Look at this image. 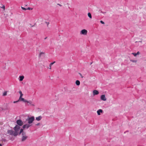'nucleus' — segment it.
<instances>
[{
  "instance_id": "nucleus-1",
  "label": "nucleus",
  "mask_w": 146,
  "mask_h": 146,
  "mask_svg": "<svg viewBox=\"0 0 146 146\" xmlns=\"http://www.w3.org/2000/svg\"><path fill=\"white\" fill-rule=\"evenodd\" d=\"M20 128V127L18 125H16L14 128V129L15 130L14 134L15 136H16L19 134L18 131H19Z\"/></svg>"
},
{
  "instance_id": "nucleus-2",
  "label": "nucleus",
  "mask_w": 146,
  "mask_h": 146,
  "mask_svg": "<svg viewBox=\"0 0 146 146\" xmlns=\"http://www.w3.org/2000/svg\"><path fill=\"white\" fill-rule=\"evenodd\" d=\"M22 137L21 138V141H25L28 138V137L26 134L25 133H22Z\"/></svg>"
},
{
  "instance_id": "nucleus-3",
  "label": "nucleus",
  "mask_w": 146,
  "mask_h": 146,
  "mask_svg": "<svg viewBox=\"0 0 146 146\" xmlns=\"http://www.w3.org/2000/svg\"><path fill=\"white\" fill-rule=\"evenodd\" d=\"M35 119V117L34 116H33L31 117H29L28 118L27 120L28 121V123L30 124L32 123Z\"/></svg>"
},
{
  "instance_id": "nucleus-4",
  "label": "nucleus",
  "mask_w": 146,
  "mask_h": 146,
  "mask_svg": "<svg viewBox=\"0 0 146 146\" xmlns=\"http://www.w3.org/2000/svg\"><path fill=\"white\" fill-rule=\"evenodd\" d=\"M7 134L10 135H13L14 136V132L12 130H8L7 131Z\"/></svg>"
},
{
  "instance_id": "nucleus-5",
  "label": "nucleus",
  "mask_w": 146,
  "mask_h": 146,
  "mask_svg": "<svg viewBox=\"0 0 146 146\" xmlns=\"http://www.w3.org/2000/svg\"><path fill=\"white\" fill-rule=\"evenodd\" d=\"M87 31L85 29H83L80 31V34L84 35H86L87 33Z\"/></svg>"
},
{
  "instance_id": "nucleus-6",
  "label": "nucleus",
  "mask_w": 146,
  "mask_h": 146,
  "mask_svg": "<svg viewBox=\"0 0 146 146\" xmlns=\"http://www.w3.org/2000/svg\"><path fill=\"white\" fill-rule=\"evenodd\" d=\"M17 124L19 126H21L23 125V123L21 120L20 119L16 121Z\"/></svg>"
},
{
  "instance_id": "nucleus-7",
  "label": "nucleus",
  "mask_w": 146,
  "mask_h": 146,
  "mask_svg": "<svg viewBox=\"0 0 146 146\" xmlns=\"http://www.w3.org/2000/svg\"><path fill=\"white\" fill-rule=\"evenodd\" d=\"M31 126V125L30 124L28 123V124H27L25 125H24L23 127V129H28L30 126Z\"/></svg>"
},
{
  "instance_id": "nucleus-8",
  "label": "nucleus",
  "mask_w": 146,
  "mask_h": 146,
  "mask_svg": "<svg viewBox=\"0 0 146 146\" xmlns=\"http://www.w3.org/2000/svg\"><path fill=\"white\" fill-rule=\"evenodd\" d=\"M101 100L104 101H105L106 100V98L105 97V95H102L101 96Z\"/></svg>"
},
{
  "instance_id": "nucleus-9",
  "label": "nucleus",
  "mask_w": 146,
  "mask_h": 146,
  "mask_svg": "<svg viewBox=\"0 0 146 146\" xmlns=\"http://www.w3.org/2000/svg\"><path fill=\"white\" fill-rule=\"evenodd\" d=\"M18 100L19 101H23L24 102H27V100L24 99L22 97H20Z\"/></svg>"
},
{
  "instance_id": "nucleus-10",
  "label": "nucleus",
  "mask_w": 146,
  "mask_h": 146,
  "mask_svg": "<svg viewBox=\"0 0 146 146\" xmlns=\"http://www.w3.org/2000/svg\"><path fill=\"white\" fill-rule=\"evenodd\" d=\"M97 112L98 115H100V113H103V110L101 109H99L97 111Z\"/></svg>"
},
{
  "instance_id": "nucleus-11",
  "label": "nucleus",
  "mask_w": 146,
  "mask_h": 146,
  "mask_svg": "<svg viewBox=\"0 0 146 146\" xmlns=\"http://www.w3.org/2000/svg\"><path fill=\"white\" fill-rule=\"evenodd\" d=\"M99 93V92L98 90H94L93 91V94L94 95H98Z\"/></svg>"
},
{
  "instance_id": "nucleus-12",
  "label": "nucleus",
  "mask_w": 146,
  "mask_h": 146,
  "mask_svg": "<svg viewBox=\"0 0 146 146\" xmlns=\"http://www.w3.org/2000/svg\"><path fill=\"white\" fill-rule=\"evenodd\" d=\"M42 118V117L41 116H39L38 117L36 118V119L38 121L40 120Z\"/></svg>"
},
{
  "instance_id": "nucleus-13",
  "label": "nucleus",
  "mask_w": 146,
  "mask_h": 146,
  "mask_svg": "<svg viewBox=\"0 0 146 146\" xmlns=\"http://www.w3.org/2000/svg\"><path fill=\"white\" fill-rule=\"evenodd\" d=\"M24 78V77L23 76H19V81H22Z\"/></svg>"
},
{
  "instance_id": "nucleus-14",
  "label": "nucleus",
  "mask_w": 146,
  "mask_h": 146,
  "mask_svg": "<svg viewBox=\"0 0 146 146\" xmlns=\"http://www.w3.org/2000/svg\"><path fill=\"white\" fill-rule=\"evenodd\" d=\"M76 84L77 85L79 86L80 85V82L78 80H77L76 81Z\"/></svg>"
},
{
  "instance_id": "nucleus-15",
  "label": "nucleus",
  "mask_w": 146,
  "mask_h": 146,
  "mask_svg": "<svg viewBox=\"0 0 146 146\" xmlns=\"http://www.w3.org/2000/svg\"><path fill=\"white\" fill-rule=\"evenodd\" d=\"M130 60L131 61L134 63H136L137 62V60L135 59L134 60L132 59H130Z\"/></svg>"
},
{
  "instance_id": "nucleus-16",
  "label": "nucleus",
  "mask_w": 146,
  "mask_h": 146,
  "mask_svg": "<svg viewBox=\"0 0 146 146\" xmlns=\"http://www.w3.org/2000/svg\"><path fill=\"white\" fill-rule=\"evenodd\" d=\"M140 52H139V51H138L137 52V53H132V55H139V54H140Z\"/></svg>"
},
{
  "instance_id": "nucleus-17",
  "label": "nucleus",
  "mask_w": 146,
  "mask_h": 146,
  "mask_svg": "<svg viewBox=\"0 0 146 146\" xmlns=\"http://www.w3.org/2000/svg\"><path fill=\"white\" fill-rule=\"evenodd\" d=\"M88 17L90 18H92V16L91 14L90 13H88Z\"/></svg>"
},
{
  "instance_id": "nucleus-18",
  "label": "nucleus",
  "mask_w": 146,
  "mask_h": 146,
  "mask_svg": "<svg viewBox=\"0 0 146 146\" xmlns=\"http://www.w3.org/2000/svg\"><path fill=\"white\" fill-rule=\"evenodd\" d=\"M23 129H20V132L19 133V135H20L21 133V134L23 133H25V132H24L23 131Z\"/></svg>"
},
{
  "instance_id": "nucleus-19",
  "label": "nucleus",
  "mask_w": 146,
  "mask_h": 146,
  "mask_svg": "<svg viewBox=\"0 0 146 146\" xmlns=\"http://www.w3.org/2000/svg\"><path fill=\"white\" fill-rule=\"evenodd\" d=\"M7 95V91L4 92L3 94V96H5Z\"/></svg>"
},
{
  "instance_id": "nucleus-20",
  "label": "nucleus",
  "mask_w": 146,
  "mask_h": 146,
  "mask_svg": "<svg viewBox=\"0 0 146 146\" xmlns=\"http://www.w3.org/2000/svg\"><path fill=\"white\" fill-rule=\"evenodd\" d=\"M27 102V103H29V104H31V105L32 106H34V105L33 104H31L32 103V102H31V101H27V102Z\"/></svg>"
},
{
  "instance_id": "nucleus-21",
  "label": "nucleus",
  "mask_w": 146,
  "mask_h": 146,
  "mask_svg": "<svg viewBox=\"0 0 146 146\" xmlns=\"http://www.w3.org/2000/svg\"><path fill=\"white\" fill-rule=\"evenodd\" d=\"M19 93L20 94V97H22L23 95V94H22V92L21 91H20L19 92Z\"/></svg>"
},
{
  "instance_id": "nucleus-22",
  "label": "nucleus",
  "mask_w": 146,
  "mask_h": 146,
  "mask_svg": "<svg viewBox=\"0 0 146 146\" xmlns=\"http://www.w3.org/2000/svg\"><path fill=\"white\" fill-rule=\"evenodd\" d=\"M21 8H22V9L23 10H27V9L25 8V7H21Z\"/></svg>"
},
{
  "instance_id": "nucleus-23",
  "label": "nucleus",
  "mask_w": 146,
  "mask_h": 146,
  "mask_svg": "<svg viewBox=\"0 0 146 146\" xmlns=\"http://www.w3.org/2000/svg\"><path fill=\"white\" fill-rule=\"evenodd\" d=\"M1 8H2L4 10H5V7L4 5H3L2 7H1Z\"/></svg>"
},
{
  "instance_id": "nucleus-24",
  "label": "nucleus",
  "mask_w": 146,
  "mask_h": 146,
  "mask_svg": "<svg viewBox=\"0 0 146 146\" xmlns=\"http://www.w3.org/2000/svg\"><path fill=\"white\" fill-rule=\"evenodd\" d=\"M45 23L47 24V27H48V25L49 24V22H45Z\"/></svg>"
},
{
  "instance_id": "nucleus-25",
  "label": "nucleus",
  "mask_w": 146,
  "mask_h": 146,
  "mask_svg": "<svg viewBox=\"0 0 146 146\" xmlns=\"http://www.w3.org/2000/svg\"><path fill=\"white\" fill-rule=\"evenodd\" d=\"M55 62L54 61V62H53L50 63V66H52V65L54 64L55 63Z\"/></svg>"
},
{
  "instance_id": "nucleus-26",
  "label": "nucleus",
  "mask_w": 146,
  "mask_h": 146,
  "mask_svg": "<svg viewBox=\"0 0 146 146\" xmlns=\"http://www.w3.org/2000/svg\"><path fill=\"white\" fill-rule=\"evenodd\" d=\"M100 22L102 24H104V22L102 21H101Z\"/></svg>"
},
{
  "instance_id": "nucleus-27",
  "label": "nucleus",
  "mask_w": 146,
  "mask_h": 146,
  "mask_svg": "<svg viewBox=\"0 0 146 146\" xmlns=\"http://www.w3.org/2000/svg\"><path fill=\"white\" fill-rule=\"evenodd\" d=\"M44 54V52H41L40 53L39 55H42V54Z\"/></svg>"
},
{
  "instance_id": "nucleus-28",
  "label": "nucleus",
  "mask_w": 146,
  "mask_h": 146,
  "mask_svg": "<svg viewBox=\"0 0 146 146\" xmlns=\"http://www.w3.org/2000/svg\"><path fill=\"white\" fill-rule=\"evenodd\" d=\"M79 74L80 75L81 78H83V76H82L81 73H79Z\"/></svg>"
},
{
  "instance_id": "nucleus-29",
  "label": "nucleus",
  "mask_w": 146,
  "mask_h": 146,
  "mask_svg": "<svg viewBox=\"0 0 146 146\" xmlns=\"http://www.w3.org/2000/svg\"><path fill=\"white\" fill-rule=\"evenodd\" d=\"M57 5H58L60 7H61L62 6V5H60V4L59 3H58Z\"/></svg>"
},
{
  "instance_id": "nucleus-30",
  "label": "nucleus",
  "mask_w": 146,
  "mask_h": 146,
  "mask_svg": "<svg viewBox=\"0 0 146 146\" xmlns=\"http://www.w3.org/2000/svg\"><path fill=\"white\" fill-rule=\"evenodd\" d=\"M101 13H103V14H105L106 13V12H103L102 11H101Z\"/></svg>"
},
{
  "instance_id": "nucleus-31",
  "label": "nucleus",
  "mask_w": 146,
  "mask_h": 146,
  "mask_svg": "<svg viewBox=\"0 0 146 146\" xmlns=\"http://www.w3.org/2000/svg\"><path fill=\"white\" fill-rule=\"evenodd\" d=\"M40 124V123H38L36 124V125L37 126H38V125H39Z\"/></svg>"
},
{
  "instance_id": "nucleus-32",
  "label": "nucleus",
  "mask_w": 146,
  "mask_h": 146,
  "mask_svg": "<svg viewBox=\"0 0 146 146\" xmlns=\"http://www.w3.org/2000/svg\"><path fill=\"white\" fill-rule=\"evenodd\" d=\"M51 66H50V64L49 65V68L50 69H51Z\"/></svg>"
},
{
  "instance_id": "nucleus-33",
  "label": "nucleus",
  "mask_w": 146,
  "mask_h": 146,
  "mask_svg": "<svg viewBox=\"0 0 146 146\" xmlns=\"http://www.w3.org/2000/svg\"><path fill=\"white\" fill-rule=\"evenodd\" d=\"M18 101H19V100L17 101H14V102H13V103H17V102H18Z\"/></svg>"
},
{
  "instance_id": "nucleus-34",
  "label": "nucleus",
  "mask_w": 146,
  "mask_h": 146,
  "mask_svg": "<svg viewBox=\"0 0 146 146\" xmlns=\"http://www.w3.org/2000/svg\"><path fill=\"white\" fill-rule=\"evenodd\" d=\"M27 10H30L31 9V8L30 7H28V8L27 9Z\"/></svg>"
},
{
  "instance_id": "nucleus-35",
  "label": "nucleus",
  "mask_w": 146,
  "mask_h": 146,
  "mask_svg": "<svg viewBox=\"0 0 146 146\" xmlns=\"http://www.w3.org/2000/svg\"><path fill=\"white\" fill-rule=\"evenodd\" d=\"M47 37H45L44 38V39L45 40V39H46L47 38Z\"/></svg>"
},
{
  "instance_id": "nucleus-36",
  "label": "nucleus",
  "mask_w": 146,
  "mask_h": 146,
  "mask_svg": "<svg viewBox=\"0 0 146 146\" xmlns=\"http://www.w3.org/2000/svg\"><path fill=\"white\" fill-rule=\"evenodd\" d=\"M137 55H134V57H135V58H136V56Z\"/></svg>"
},
{
  "instance_id": "nucleus-37",
  "label": "nucleus",
  "mask_w": 146,
  "mask_h": 146,
  "mask_svg": "<svg viewBox=\"0 0 146 146\" xmlns=\"http://www.w3.org/2000/svg\"><path fill=\"white\" fill-rule=\"evenodd\" d=\"M0 146H2V145L0 144Z\"/></svg>"
}]
</instances>
